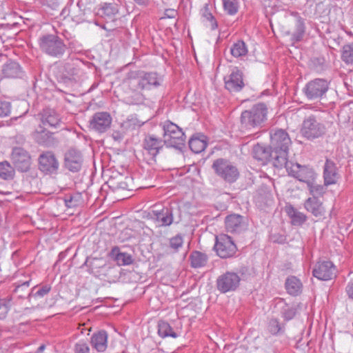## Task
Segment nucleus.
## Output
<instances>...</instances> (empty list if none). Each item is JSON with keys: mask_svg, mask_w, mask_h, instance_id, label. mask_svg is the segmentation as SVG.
<instances>
[{"mask_svg": "<svg viewBox=\"0 0 353 353\" xmlns=\"http://www.w3.org/2000/svg\"><path fill=\"white\" fill-rule=\"evenodd\" d=\"M163 82V77L157 72H145L142 70H131L126 74L124 83L129 88L137 92L136 99L130 101L131 103H137L143 100V95L139 91L150 90L158 88Z\"/></svg>", "mask_w": 353, "mask_h": 353, "instance_id": "f257e3e1", "label": "nucleus"}, {"mask_svg": "<svg viewBox=\"0 0 353 353\" xmlns=\"http://www.w3.org/2000/svg\"><path fill=\"white\" fill-rule=\"evenodd\" d=\"M291 144V139L285 130L273 129L270 131V145L276 154L274 167L282 168L286 165L289 147Z\"/></svg>", "mask_w": 353, "mask_h": 353, "instance_id": "f03ea898", "label": "nucleus"}, {"mask_svg": "<svg viewBox=\"0 0 353 353\" xmlns=\"http://www.w3.org/2000/svg\"><path fill=\"white\" fill-rule=\"evenodd\" d=\"M40 50L46 55L56 59H61L67 50L64 41L57 34H45L38 39Z\"/></svg>", "mask_w": 353, "mask_h": 353, "instance_id": "7ed1b4c3", "label": "nucleus"}, {"mask_svg": "<svg viewBox=\"0 0 353 353\" xmlns=\"http://www.w3.org/2000/svg\"><path fill=\"white\" fill-rule=\"evenodd\" d=\"M268 108L263 103L254 105L250 110H244L241 114V128L250 130L261 127L267 119Z\"/></svg>", "mask_w": 353, "mask_h": 353, "instance_id": "20e7f679", "label": "nucleus"}, {"mask_svg": "<svg viewBox=\"0 0 353 353\" xmlns=\"http://www.w3.org/2000/svg\"><path fill=\"white\" fill-rule=\"evenodd\" d=\"M330 81L325 78H315L307 81L303 88V93L309 101H321L326 98Z\"/></svg>", "mask_w": 353, "mask_h": 353, "instance_id": "39448f33", "label": "nucleus"}, {"mask_svg": "<svg viewBox=\"0 0 353 353\" xmlns=\"http://www.w3.org/2000/svg\"><path fill=\"white\" fill-rule=\"evenodd\" d=\"M163 140L168 147L182 150L185 143V136L182 129L170 121L162 124Z\"/></svg>", "mask_w": 353, "mask_h": 353, "instance_id": "423d86ee", "label": "nucleus"}, {"mask_svg": "<svg viewBox=\"0 0 353 353\" xmlns=\"http://www.w3.org/2000/svg\"><path fill=\"white\" fill-rule=\"evenodd\" d=\"M212 168L215 174L226 183H233L239 178L240 173L237 167L226 159L214 160Z\"/></svg>", "mask_w": 353, "mask_h": 353, "instance_id": "0eeeda50", "label": "nucleus"}, {"mask_svg": "<svg viewBox=\"0 0 353 353\" xmlns=\"http://www.w3.org/2000/svg\"><path fill=\"white\" fill-rule=\"evenodd\" d=\"M325 132V125L316 115L310 114L304 119L301 129L303 137L313 140L322 137Z\"/></svg>", "mask_w": 353, "mask_h": 353, "instance_id": "6e6552de", "label": "nucleus"}, {"mask_svg": "<svg viewBox=\"0 0 353 353\" xmlns=\"http://www.w3.org/2000/svg\"><path fill=\"white\" fill-rule=\"evenodd\" d=\"M288 174L299 181L307 184H311L315 181L316 174L314 170L308 166L301 165L300 164L287 161L286 165H283Z\"/></svg>", "mask_w": 353, "mask_h": 353, "instance_id": "1a4fd4ad", "label": "nucleus"}, {"mask_svg": "<svg viewBox=\"0 0 353 353\" xmlns=\"http://www.w3.org/2000/svg\"><path fill=\"white\" fill-rule=\"evenodd\" d=\"M214 250L217 255L222 259L234 256L237 248L232 239L228 234H221L216 236Z\"/></svg>", "mask_w": 353, "mask_h": 353, "instance_id": "9d476101", "label": "nucleus"}, {"mask_svg": "<svg viewBox=\"0 0 353 353\" xmlns=\"http://www.w3.org/2000/svg\"><path fill=\"white\" fill-rule=\"evenodd\" d=\"M11 161L19 172H26L30 169L32 160L30 153L21 147H14L10 154Z\"/></svg>", "mask_w": 353, "mask_h": 353, "instance_id": "9b49d317", "label": "nucleus"}, {"mask_svg": "<svg viewBox=\"0 0 353 353\" xmlns=\"http://www.w3.org/2000/svg\"><path fill=\"white\" fill-rule=\"evenodd\" d=\"M241 278L233 272H226L221 274L216 279L217 290L221 293L235 291L239 286Z\"/></svg>", "mask_w": 353, "mask_h": 353, "instance_id": "f8f14e48", "label": "nucleus"}, {"mask_svg": "<svg viewBox=\"0 0 353 353\" xmlns=\"http://www.w3.org/2000/svg\"><path fill=\"white\" fill-rule=\"evenodd\" d=\"M39 169L45 174H56L59 163L55 154L51 151L41 153L38 158Z\"/></svg>", "mask_w": 353, "mask_h": 353, "instance_id": "ddd939ff", "label": "nucleus"}, {"mask_svg": "<svg viewBox=\"0 0 353 353\" xmlns=\"http://www.w3.org/2000/svg\"><path fill=\"white\" fill-rule=\"evenodd\" d=\"M142 145L144 154H148L152 160H154L166 143L163 139L154 134H148L145 137Z\"/></svg>", "mask_w": 353, "mask_h": 353, "instance_id": "4468645a", "label": "nucleus"}, {"mask_svg": "<svg viewBox=\"0 0 353 353\" xmlns=\"http://www.w3.org/2000/svg\"><path fill=\"white\" fill-rule=\"evenodd\" d=\"M225 88L230 92H240L245 86L243 74L237 67H233L230 73L224 77Z\"/></svg>", "mask_w": 353, "mask_h": 353, "instance_id": "2eb2a0df", "label": "nucleus"}, {"mask_svg": "<svg viewBox=\"0 0 353 353\" xmlns=\"http://www.w3.org/2000/svg\"><path fill=\"white\" fill-rule=\"evenodd\" d=\"M336 272L334 265L330 261L318 262L312 271L313 276L322 281L332 279L335 277Z\"/></svg>", "mask_w": 353, "mask_h": 353, "instance_id": "dca6fc26", "label": "nucleus"}, {"mask_svg": "<svg viewBox=\"0 0 353 353\" xmlns=\"http://www.w3.org/2000/svg\"><path fill=\"white\" fill-rule=\"evenodd\" d=\"M252 157L261 164L265 165L272 162L274 165L276 154L273 152L271 145L265 146L259 143L255 145L252 148Z\"/></svg>", "mask_w": 353, "mask_h": 353, "instance_id": "f3484780", "label": "nucleus"}, {"mask_svg": "<svg viewBox=\"0 0 353 353\" xmlns=\"http://www.w3.org/2000/svg\"><path fill=\"white\" fill-rule=\"evenodd\" d=\"M112 117L105 112H96L90 121V128L99 133L105 132L110 128Z\"/></svg>", "mask_w": 353, "mask_h": 353, "instance_id": "a211bd4d", "label": "nucleus"}, {"mask_svg": "<svg viewBox=\"0 0 353 353\" xmlns=\"http://www.w3.org/2000/svg\"><path fill=\"white\" fill-rule=\"evenodd\" d=\"M119 5L116 2L103 3L97 10V15L106 23L114 22L119 17Z\"/></svg>", "mask_w": 353, "mask_h": 353, "instance_id": "6ab92c4d", "label": "nucleus"}, {"mask_svg": "<svg viewBox=\"0 0 353 353\" xmlns=\"http://www.w3.org/2000/svg\"><path fill=\"white\" fill-rule=\"evenodd\" d=\"M276 307L279 309L281 316L283 320L285 321H289L293 319L296 315L300 304L287 303L284 299L279 298L276 300Z\"/></svg>", "mask_w": 353, "mask_h": 353, "instance_id": "aec40b11", "label": "nucleus"}, {"mask_svg": "<svg viewBox=\"0 0 353 353\" xmlns=\"http://www.w3.org/2000/svg\"><path fill=\"white\" fill-rule=\"evenodd\" d=\"M65 166L72 172H79L82 166L83 158L81 152L74 149L69 150L65 154Z\"/></svg>", "mask_w": 353, "mask_h": 353, "instance_id": "412c9836", "label": "nucleus"}, {"mask_svg": "<svg viewBox=\"0 0 353 353\" xmlns=\"http://www.w3.org/2000/svg\"><path fill=\"white\" fill-rule=\"evenodd\" d=\"M324 185L325 186L335 184L339 179L337 167L334 162L327 159L323 169Z\"/></svg>", "mask_w": 353, "mask_h": 353, "instance_id": "4be33fe9", "label": "nucleus"}, {"mask_svg": "<svg viewBox=\"0 0 353 353\" xmlns=\"http://www.w3.org/2000/svg\"><path fill=\"white\" fill-rule=\"evenodd\" d=\"M41 121L43 125L59 128L62 121L60 115L53 109L46 108L41 114Z\"/></svg>", "mask_w": 353, "mask_h": 353, "instance_id": "5701e85b", "label": "nucleus"}, {"mask_svg": "<svg viewBox=\"0 0 353 353\" xmlns=\"http://www.w3.org/2000/svg\"><path fill=\"white\" fill-rule=\"evenodd\" d=\"M146 217L152 221H172V214L170 210L162 206H154L153 209L147 212Z\"/></svg>", "mask_w": 353, "mask_h": 353, "instance_id": "b1692460", "label": "nucleus"}, {"mask_svg": "<svg viewBox=\"0 0 353 353\" xmlns=\"http://www.w3.org/2000/svg\"><path fill=\"white\" fill-rule=\"evenodd\" d=\"M1 72L3 77L8 79L21 78L23 72L21 65L17 62L12 61L4 63Z\"/></svg>", "mask_w": 353, "mask_h": 353, "instance_id": "393cba45", "label": "nucleus"}, {"mask_svg": "<svg viewBox=\"0 0 353 353\" xmlns=\"http://www.w3.org/2000/svg\"><path fill=\"white\" fill-rule=\"evenodd\" d=\"M92 347L97 352H103L108 347V333L105 330H100L94 333L90 338Z\"/></svg>", "mask_w": 353, "mask_h": 353, "instance_id": "a878e982", "label": "nucleus"}, {"mask_svg": "<svg viewBox=\"0 0 353 353\" xmlns=\"http://www.w3.org/2000/svg\"><path fill=\"white\" fill-rule=\"evenodd\" d=\"M285 288L289 294L296 296L302 292L303 283L296 276H290L285 280Z\"/></svg>", "mask_w": 353, "mask_h": 353, "instance_id": "bb28decb", "label": "nucleus"}, {"mask_svg": "<svg viewBox=\"0 0 353 353\" xmlns=\"http://www.w3.org/2000/svg\"><path fill=\"white\" fill-rule=\"evenodd\" d=\"M284 222H276V225L272 227L270 239L274 243H284L286 241V231L283 228Z\"/></svg>", "mask_w": 353, "mask_h": 353, "instance_id": "cd10ccee", "label": "nucleus"}, {"mask_svg": "<svg viewBox=\"0 0 353 353\" xmlns=\"http://www.w3.org/2000/svg\"><path fill=\"white\" fill-rule=\"evenodd\" d=\"M207 145L206 137L204 135L192 137L189 141L190 149L196 154L203 152Z\"/></svg>", "mask_w": 353, "mask_h": 353, "instance_id": "c85d7f7f", "label": "nucleus"}, {"mask_svg": "<svg viewBox=\"0 0 353 353\" xmlns=\"http://www.w3.org/2000/svg\"><path fill=\"white\" fill-rule=\"evenodd\" d=\"M306 210L312 212L315 216H321L324 212L322 203L317 198H309L305 203Z\"/></svg>", "mask_w": 353, "mask_h": 353, "instance_id": "c756f323", "label": "nucleus"}, {"mask_svg": "<svg viewBox=\"0 0 353 353\" xmlns=\"http://www.w3.org/2000/svg\"><path fill=\"white\" fill-rule=\"evenodd\" d=\"M230 53L235 58H241L247 55L248 48L243 41L238 40L231 46Z\"/></svg>", "mask_w": 353, "mask_h": 353, "instance_id": "7c9ffc66", "label": "nucleus"}, {"mask_svg": "<svg viewBox=\"0 0 353 353\" xmlns=\"http://www.w3.org/2000/svg\"><path fill=\"white\" fill-rule=\"evenodd\" d=\"M305 32V26L304 21L302 18L299 17L296 22L295 30L291 34L290 41L292 43L301 41Z\"/></svg>", "mask_w": 353, "mask_h": 353, "instance_id": "2f4dec72", "label": "nucleus"}, {"mask_svg": "<svg viewBox=\"0 0 353 353\" xmlns=\"http://www.w3.org/2000/svg\"><path fill=\"white\" fill-rule=\"evenodd\" d=\"M267 330L272 335H281L285 333V327L284 323H281L279 319L272 318L267 325Z\"/></svg>", "mask_w": 353, "mask_h": 353, "instance_id": "473e14b6", "label": "nucleus"}, {"mask_svg": "<svg viewBox=\"0 0 353 353\" xmlns=\"http://www.w3.org/2000/svg\"><path fill=\"white\" fill-rule=\"evenodd\" d=\"M158 334L162 338L172 337L176 339L179 336L170 325L165 321H160L159 322Z\"/></svg>", "mask_w": 353, "mask_h": 353, "instance_id": "72a5a7b5", "label": "nucleus"}, {"mask_svg": "<svg viewBox=\"0 0 353 353\" xmlns=\"http://www.w3.org/2000/svg\"><path fill=\"white\" fill-rule=\"evenodd\" d=\"M192 267L199 268L204 267L208 262V256L205 254L199 251H194L190 256Z\"/></svg>", "mask_w": 353, "mask_h": 353, "instance_id": "f704fd0d", "label": "nucleus"}, {"mask_svg": "<svg viewBox=\"0 0 353 353\" xmlns=\"http://www.w3.org/2000/svg\"><path fill=\"white\" fill-rule=\"evenodd\" d=\"M223 9L229 16H234L239 12L240 8L239 0H221Z\"/></svg>", "mask_w": 353, "mask_h": 353, "instance_id": "c9c22d12", "label": "nucleus"}, {"mask_svg": "<svg viewBox=\"0 0 353 353\" xmlns=\"http://www.w3.org/2000/svg\"><path fill=\"white\" fill-rule=\"evenodd\" d=\"M14 169L10 163L5 161L0 162V178L4 180H11L14 176Z\"/></svg>", "mask_w": 353, "mask_h": 353, "instance_id": "e433bc0d", "label": "nucleus"}, {"mask_svg": "<svg viewBox=\"0 0 353 353\" xmlns=\"http://www.w3.org/2000/svg\"><path fill=\"white\" fill-rule=\"evenodd\" d=\"M53 134L46 130H41L37 133L36 140L38 143L50 146L53 143Z\"/></svg>", "mask_w": 353, "mask_h": 353, "instance_id": "4c0bfd02", "label": "nucleus"}, {"mask_svg": "<svg viewBox=\"0 0 353 353\" xmlns=\"http://www.w3.org/2000/svg\"><path fill=\"white\" fill-rule=\"evenodd\" d=\"M202 17L205 19V20L209 22V27L212 30H215L218 28V23L213 16V14L210 11L209 5L205 4L204 7L201 10Z\"/></svg>", "mask_w": 353, "mask_h": 353, "instance_id": "58836bf2", "label": "nucleus"}, {"mask_svg": "<svg viewBox=\"0 0 353 353\" xmlns=\"http://www.w3.org/2000/svg\"><path fill=\"white\" fill-rule=\"evenodd\" d=\"M284 211L292 221H305L306 219L305 215L298 211L291 204H286Z\"/></svg>", "mask_w": 353, "mask_h": 353, "instance_id": "ea45409f", "label": "nucleus"}, {"mask_svg": "<svg viewBox=\"0 0 353 353\" xmlns=\"http://www.w3.org/2000/svg\"><path fill=\"white\" fill-rule=\"evenodd\" d=\"M12 296L0 298V319H3L6 317L12 305Z\"/></svg>", "mask_w": 353, "mask_h": 353, "instance_id": "a19ab883", "label": "nucleus"}, {"mask_svg": "<svg viewBox=\"0 0 353 353\" xmlns=\"http://www.w3.org/2000/svg\"><path fill=\"white\" fill-rule=\"evenodd\" d=\"M30 283V280L17 285L13 290V293L16 294L18 298L23 299L26 297L28 299V294L29 293L28 292V289L29 288Z\"/></svg>", "mask_w": 353, "mask_h": 353, "instance_id": "79ce46f5", "label": "nucleus"}, {"mask_svg": "<svg viewBox=\"0 0 353 353\" xmlns=\"http://www.w3.org/2000/svg\"><path fill=\"white\" fill-rule=\"evenodd\" d=\"M74 353H90V348L87 341L79 340L76 342L72 347Z\"/></svg>", "mask_w": 353, "mask_h": 353, "instance_id": "37998d69", "label": "nucleus"}, {"mask_svg": "<svg viewBox=\"0 0 353 353\" xmlns=\"http://www.w3.org/2000/svg\"><path fill=\"white\" fill-rule=\"evenodd\" d=\"M310 193L312 194V198H317L322 196L325 192V188L322 185L315 183V181H312L311 184H307Z\"/></svg>", "mask_w": 353, "mask_h": 353, "instance_id": "c03bdc74", "label": "nucleus"}, {"mask_svg": "<svg viewBox=\"0 0 353 353\" xmlns=\"http://www.w3.org/2000/svg\"><path fill=\"white\" fill-rule=\"evenodd\" d=\"M100 261L101 260L97 258H92L91 259H87L83 265L88 268V271L90 273L97 274L99 272L97 269L103 265L99 264Z\"/></svg>", "mask_w": 353, "mask_h": 353, "instance_id": "a18cd8bd", "label": "nucleus"}, {"mask_svg": "<svg viewBox=\"0 0 353 353\" xmlns=\"http://www.w3.org/2000/svg\"><path fill=\"white\" fill-rule=\"evenodd\" d=\"M342 59L346 63H353V45H345L342 51Z\"/></svg>", "mask_w": 353, "mask_h": 353, "instance_id": "49530a36", "label": "nucleus"}, {"mask_svg": "<svg viewBox=\"0 0 353 353\" xmlns=\"http://www.w3.org/2000/svg\"><path fill=\"white\" fill-rule=\"evenodd\" d=\"M116 261L120 265H128L133 263L132 256L125 252H119L116 255Z\"/></svg>", "mask_w": 353, "mask_h": 353, "instance_id": "de8ad7c7", "label": "nucleus"}, {"mask_svg": "<svg viewBox=\"0 0 353 353\" xmlns=\"http://www.w3.org/2000/svg\"><path fill=\"white\" fill-rule=\"evenodd\" d=\"M35 287L33 288L31 291L28 294V299L30 301L31 296H40L43 297L47 294H48L51 290V287L48 285H45L38 289L35 292H34Z\"/></svg>", "mask_w": 353, "mask_h": 353, "instance_id": "09e8293b", "label": "nucleus"}, {"mask_svg": "<svg viewBox=\"0 0 353 353\" xmlns=\"http://www.w3.org/2000/svg\"><path fill=\"white\" fill-rule=\"evenodd\" d=\"M12 105L10 101L0 99V118L10 116Z\"/></svg>", "mask_w": 353, "mask_h": 353, "instance_id": "8fccbe9b", "label": "nucleus"}, {"mask_svg": "<svg viewBox=\"0 0 353 353\" xmlns=\"http://www.w3.org/2000/svg\"><path fill=\"white\" fill-rule=\"evenodd\" d=\"M183 243V237L181 234H176L170 239V247L175 251L182 247Z\"/></svg>", "mask_w": 353, "mask_h": 353, "instance_id": "3c124183", "label": "nucleus"}, {"mask_svg": "<svg viewBox=\"0 0 353 353\" xmlns=\"http://www.w3.org/2000/svg\"><path fill=\"white\" fill-rule=\"evenodd\" d=\"M79 195H66L64 198V203L68 208H74L79 204Z\"/></svg>", "mask_w": 353, "mask_h": 353, "instance_id": "603ef678", "label": "nucleus"}, {"mask_svg": "<svg viewBox=\"0 0 353 353\" xmlns=\"http://www.w3.org/2000/svg\"><path fill=\"white\" fill-rule=\"evenodd\" d=\"M134 5L141 8H147L150 3V0H132Z\"/></svg>", "mask_w": 353, "mask_h": 353, "instance_id": "864d4df0", "label": "nucleus"}, {"mask_svg": "<svg viewBox=\"0 0 353 353\" xmlns=\"http://www.w3.org/2000/svg\"><path fill=\"white\" fill-rule=\"evenodd\" d=\"M241 218V216L238 214H231L228 215L225 217V221H239V219Z\"/></svg>", "mask_w": 353, "mask_h": 353, "instance_id": "5fc2aeb1", "label": "nucleus"}, {"mask_svg": "<svg viewBox=\"0 0 353 353\" xmlns=\"http://www.w3.org/2000/svg\"><path fill=\"white\" fill-rule=\"evenodd\" d=\"M349 296L353 299V283H349L346 288Z\"/></svg>", "mask_w": 353, "mask_h": 353, "instance_id": "6e6d98bb", "label": "nucleus"}, {"mask_svg": "<svg viewBox=\"0 0 353 353\" xmlns=\"http://www.w3.org/2000/svg\"><path fill=\"white\" fill-rule=\"evenodd\" d=\"M117 188L123 190L128 189V182L126 181L119 182L117 185Z\"/></svg>", "mask_w": 353, "mask_h": 353, "instance_id": "4d7b16f0", "label": "nucleus"}, {"mask_svg": "<svg viewBox=\"0 0 353 353\" xmlns=\"http://www.w3.org/2000/svg\"><path fill=\"white\" fill-rule=\"evenodd\" d=\"M175 14H176V11L174 10H167L165 11V15H167L168 17H169V18L174 17Z\"/></svg>", "mask_w": 353, "mask_h": 353, "instance_id": "13d9d810", "label": "nucleus"}, {"mask_svg": "<svg viewBox=\"0 0 353 353\" xmlns=\"http://www.w3.org/2000/svg\"><path fill=\"white\" fill-rule=\"evenodd\" d=\"M65 256V253L64 252H61L59 254V261H61V260H63L64 259V257Z\"/></svg>", "mask_w": 353, "mask_h": 353, "instance_id": "bf43d9fd", "label": "nucleus"}, {"mask_svg": "<svg viewBox=\"0 0 353 353\" xmlns=\"http://www.w3.org/2000/svg\"><path fill=\"white\" fill-rule=\"evenodd\" d=\"M289 223H290L289 227H292V225H300L302 222L296 221V222H289Z\"/></svg>", "mask_w": 353, "mask_h": 353, "instance_id": "052dcab7", "label": "nucleus"}, {"mask_svg": "<svg viewBox=\"0 0 353 353\" xmlns=\"http://www.w3.org/2000/svg\"><path fill=\"white\" fill-rule=\"evenodd\" d=\"M45 349V345H41V346L39 347L37 351L39 352H42L43 350Z\"/></svg>", "mask_w": 353, "mask_h": 353, "instance_id": "680f3d73", "label": "nucleus"}, {"mask_svg": "<svg viewBox=\"0 0 353 353\" xmlns=\"http://www.w3.org/2000/svg\"><path fill=\"white\" fill-rule=\"evenodd\" d=\"M225 223H226V227L230 228V227H232V223H233L234 222L229 221V222H225Z\"/></svg>", "mask_w": 353, "mask_h": 353, "instance_id": "e2e57ef3", "label": "nucleus"}, {"mask_svg": "<svg viewBox=\"0 0 353 353\" xmlns=\"http://www.w3.org/2000/svg\"><path fill=\"white\" fill-rule=\"evenodd\" d=\"M172 222H163L162 225L163 226H169L172 224Z\"/></svg>", "mask_w": 353, "mask_h": 353, "instance_id": "0e129e2a", "label": "nucleus"}, {"mask_svg": "<svg viewBox=\"0 0 353 353\" xmlns=\"http://www.w3.org/2000/svg\"><path fill=\"white\" fill-rule=\"evenodd\" d=\"M239 223H241V222H239V223H235L234 225L235 228L232 230V232H234L236 230V228L239 226Z\"/></svg>", "mask_w": 353, "mask_h": 353, "instance_id": "69168bd1", "label": "nucleus"}, {"mask_svg": "<svg viewBox=\"0 0 353 353\" xmlns=\"http://www.w3.org/2000/svg\"><path fill=\"white\" fill-rule=\"evenodd\" d=\"M104 220H105V218H103L100 221H103Z\"/></svg>", "mask_w": 353, "mask_h": 353, "instance_id": "338daca9", "label": "nucleus"}]
</instances>
